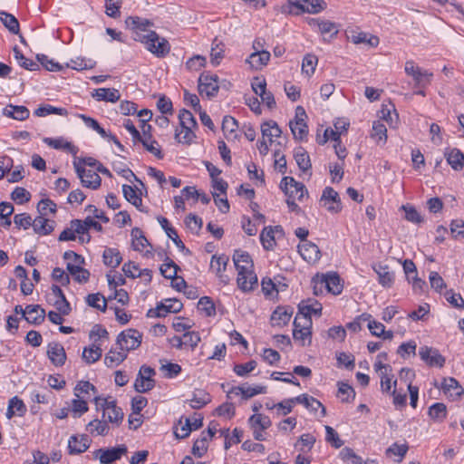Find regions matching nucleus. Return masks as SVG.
<instances>
[{"mask_svg":"<svg viewBox=\"0 0 464 464\" xmlns=\"http://www.w3.org/2000/svg\"><path fill=\"white\" fill-rule=\"evenodd\" d=\"M372 269L377 274L378 282L382 287L391 288L393 285L395 276L387 265L374 264Z\"/></svg>","mask_w":464,"mask_h":464,"instance_id":"obj_19","label":"nucleus"},{"mask_svg":"<svg viewBox=\"0 0 464 464\" xmlns=\"http://www.w3.org/2000/svg\"><path fill=\"white\" fill-rule=\"evenodd\" d=\"M141 334L139 331L134 329H128L121 332L117 337V344L121 350L126 353L134 350L140 345Z\"/></svg>","mask_w":464,"mask_h":464,"instance_id":"obj_11","label":"nucleus"},{"mask_svg":"<svg viewBox=\"0 0 464 464\" xmlns=\"http://www.w3.org/2000/svg\"><path fill=\"white\" fill-rule=\"evenodd\" d=\"M103 263L105 266L115 268L120 266L122 261L121 255L117 248L107 247L102 254Z\"/></svg>","mask_w":464,"mask_h":464,"instance_id":"obj_31","label":"nucleus"},{"mask_svg":"<svg viewBox=\"0 0 464 464\" xmlns=\"http://www.w3.org/2000/svg\"><path fill=\"white\" fill-rule=\"evenodd\" d=\"M318 59L314 54H306L303 59L302 72L308 77L314 74Z\"/></svg>","mask_w":464,"mask_h":464,"instance_id":"obj_53","label":"nucleus"},{"mask_svg":"<svg viewBox=\"0 0 464 464\" xmlns=\"http://www.w3.org/2000/svg\"><path fill=\"white\" fill-rule=\"evenodd\" d=\"M224 44L218 38H215L212 43V48L210 53L211 63L215 66L220 63L221 59L224 55Z\"/></svg>","mask_w":464,"mask_h":464,"instance_id":"obj_48","label":"nucleus"},{"mask_svg":"<svg viewBox=\"0 0 464 464\" xmlns=\"http://www.w3.org/2000/svg\"><path fill=\"white\" fill-rule=\"evenodd\" d=\"M86 430L93 436H106L109 434L110 426L102 418L94 419L87 424Z\"/></svg>","mask_w":464,"mask_h":464,"instance_id":"obj_28","label":"nucleus"},{"mask_svg":"<svg viewBox=\"0 0 464 464\" xmlns=\"http://www.w3.org/2000/svg\"><path fill=\"white\" fill-rule=\"evenodd\" d=\"M326 278V292L333 295H339L343 291V285L341 284V278L337 273H327L325 274Z\"/></svg>","mask_w":464,"mask_h":464,"instance_id":"obj_34","label":"nucleus"},{"mask_svg":"<svg viewBox=\"0 0 464 464\" xmlns=\"http://www.w3.org/2000/svg\"><path fill=\"white\" fill-rule=\"evenodd\" d=\"M183 308L182 303L176 298L166 299L157 304L155 308H151L147 313V317L157 318L164 317L169 313H179Z\"/></svg>","mask_w":464,"mask_h":464,"instance_id":"obj_7","label":"nucleus"},{"mask_svg":"<svg viewBox=\"0 0 464 464\" xmlns=\"http://www.w3.org/2000/svg\"><path fill=\"white\" fill-rule=\"evenodd\" d=\"M432 77V72L426 70H421L414 77H412V79L415 82L416 88H426L430 83Z\"/></svg>","mask_w":464,"mask_h":464,"instance_id":"obj_55","label":"nucleus"},{"mask_svg":"<svg viewBox=\"0 0 464 464\" xmlns=\"http://www.w3.org/2000/svg\"><path fill=\"white\" fill-rule=\"evenodd\" d=\"M211 401L209 393L204 390H198L193 393V397L190 400V406L193 409H201Z\"/></svg>","mask_w":464,"mask_h":464,"instance_id":"obj_39","label":"nucleus"},{"mask_svg":"<svg viewBox=\"0 0 464 464\" xmlns=\"http://www.w3.org/2000/svg\"><path fill=\"white\" fill-rule=\"evenodd\" d=\"M0 20L12 34H16L19 33V22L14 15L5 11H0Z\"/></svg>","mask_w":464,"mask_h":464,"instance_id":"obj_44","label":"nucleus"},{"mask_svg":"<svg viewBox=\"0 0 464 464\" xmlns=\"http://www.w3.org/2000/svg\"><path fill=\"white\" fill-rule=\"evenodd\" d=\"M95 65V62L92 59L77 57L76 59H72L71 63L68 64L73 70H87L92 69Z\"/></svg>","mask_w":464,"mask_h":464,"instance_id":"obj_59","label":"nucleus"},{"mask_svg":"<svg viewBox=\"0 0 464 464\" xmlns=\"http://www.w3.org/2000/svg\"><path fill=\"white\" fill-rule=\"evenodd\" d=\"M92 96L97 101L116 102L120 100L121 94L120 92L114 88H99L94 91Z\"/></svg>","mask_w":464,"mask_h":464,"instance_id":"obj_27","label":"nucleus"},{"mask_svg":"<svg viewBox=\"0 0 464 464\" xmlns=\"http://www.w3.org/2000/svg\"><path fill=\"white\" fill-rule=\"evenodd\" d=\"M122 193L127 201L135 206L140 211L143 212L142 209V198L140 195L137 193V190L134 187L130 185H122Z\"/></svg>","mask_w":464,"mask_h":464,"instance_id":"obj_32","label":"nucleus"},{"mask_svg":"<svg viewBox=\"0 0 464 464\" xmlns=\"http://www.w3.org/2000/svg\"><path fill=\"white\" fill-rule=\"evenodd\" d=\"M280 188L287 198H297L301 200L304 193H307L305 186L297 182L293 177H284L280 182Z\"/></svg>","mask_w":464,"mask_h":464,"instance_id":"obj_10","label":"nucleus"},{"mask_svg":"<svg viewBox=\"0 0 464 464\" xmlns=\"http://www.w3.org/2000/svg\"><path fill=\"white\" fill-rule=\"evenodd\" d=\"M348 39L354 44H365L371 47H376L379 43V37L365 32H351Z\"/></svg>","mask_w":464,"mask_h":464,"instance_id":"obj_24","label":"nucleus"},{"mask_svg":"<svg viewBox=\"0 0 464 464\" xmlns=\"http://www.w3.org/2000/svg\"><path fill=\"white\" fill-rule=\"evenodd\" d=\"M128 451L127 446L124 444L114 448L99 449L93 452L95 459H99L101 464H111L121 459Z\"/></svg>","mask_w":464,"mask_h":464,"instance_id":"obj_9","label":"nucleus"},{"mask_svg":"<svg viewBox=\"0 0 464 464\" xmlns=\"http://www.w3.org/2000/svg\"><path fill=\"white\" fill-rule=\"evenodd\" d=\"M287 3L298 13L317 14L326 7L324 0H287Z\"/></svg>","mask_w":464,"mask_h":464,"instance_id":"obj_14","label":"nucleus"},{"mask_svg":"<svg viewBox=\"0 0 464 464\" xmlns=\"http://www.w3.org/2000/svg\"><path fill=\"white\" fill-rule=\"evenodd\" d=\"M147 50L159 58L165 57L170 52L167 39L160 37L155 31H150L147 39L142 42Z\"/></svg>","mask_w":464,"mask_h":464,"instance_id":"obj_3","label":"nucleus"},{"mask_svg":"<svg viewBox=\"0 0 464 464\" xmlns=\"http://www.w3.org/2000/svg\"><path fill=\"white\" fill-rule=\"evenodd\" d=\"M229 261V257L225 255H214L211 257L210 261V269H212L216 275L219 274L220 272H225L227 266Z\"/></svg>","mask_w":464,"mask_h":464,"instance_id":"obj_46","label":"nucleus"},{"mask_svg":"<svg viewBox=\"0 0 464 464\" xmlns=\"http://www.w3.org/2000/svg\"><path fill=\"white\" fill-rule=\"evenodd\" d=\"M47 356L55 366H63L66 361V353L63 346L55 342L48 344Z\"/></svg>","mask_w":464,"mask_h":464,"instance_id":"obj_22","label":"nucleus"},{"mask_svg":"<svg viewBox=\"0 0 464 464\" xmlns=\"http://www.w3.org/2000/svg\"><path fill=\"white\" fill-rule=\"evenodd\" d=\"M298 252L304 260L308 263H315L321 257L319 247L308 240H304V242L298 245Z\"/></svg>","mask_w":464,"mask_h":464,"instance_id":"obj_18","label":"nucleus"},{"mask_svg":"<svg viewBox=\"0 0 464 464\" xmlns=\"http://www.w3.org/2000/svg\"><path fill=\"white\" fill-rule=\"evenodd\" d=\"M256 362L251 360L246 363L235 364L233 371L237 375L246 377L249 372L256 369Z\"/></svg>","mask_w":464,"mask_h":464,"instance_id":"obj_61","label":"nucleus"},{"mask_svg":"<svg viewBox=\"0 0 464 464\" xmlns=\"http://www.w3.org/2000/svg\"><path fill=\"white\" fill-rule=\"evenodd\" d=\"M450 233L455 239L464 238V221L462 219L452 220Z\"/></svg>","mask_w":464,"mask_h":464,"instance_id":"obj_64","label":"nucleus"},{"mask_svg":"<svg viewBox=\"0 0 464 464\" xmlns=\"http://www.w3.org/2000/svg\"><path fill=\"white\" fill-rule=\"evenodd\" d=\"M34 114L38 117H45L49 114H58L61 116H66L68 111L65 108L54 107L50 104L40 106L34 111Z\"/></svg>","mask_w":464,"mask_h":464,"instance_id":"obj_49","label":"nucleus"},{"mask_svg":"<svg viewBox=\"0 0 464 464\" xmlns=\"http://www.w3.org/2000/svg\"><path fill=\"white\" fill-rule=\"evenodd\" d=\"M11 198L17 204H24L30 200L31 194L25 188L16 187L11 193Z\"/></svg>","mask_w":464,"mask_h":464,"instance_id":"obj_63","label":"nucleus"},{"mask_svg":"<svg viewBox=\"0 0 464 464\" xmlns=\"http://www.w3.org/2000/svg\"><path fill=\"white\" fill-rule=\"evenodd\" d=\"M320 202L330 213L337 214L342 210V203L339 194L331 187H326L323 190Z\"/></svg>","mask_w":464,"mask_h":464,"instance_id":"obj_13","label":"nucleus"},{"mask_svg":"<svg viewBox=\"0 0 464 464\" xmlns=\"http://www.w3.org/2000/svg\"><path fill=\"white\" fill-rule=\"evenodd\" d=\"M372 137L377 139L379 141L386 142L387 129L386 126L381 121H374L372 125Z\"/></svg>","mask_w":464,"mask_h":464,"instance_id":"obj_62","label":"nucleus"},{"mask_svg":"<svg viewBox=\"0 0 464 464\" xmlns=\"http://www.w3.org/2000/svg\"><path fill=\"white\" fill-rule=\"evenodd\" d=\"M131 237H133L132 246L136 251H142L149 245V241L143 235V232L138 227L131 230Z\"/></svg>","mask_w":464,"mask_h":464,"instance_id":"obj_50","label":"nucleus"},{"mask_svg":"<svg viewBox=\"0 0 464 464\" xmlns=\"http://www.w3.org/2000/svg\"><path fill=\"white\" fill-rule=\"evenodd\" d=\"M306 112L302 106L295 109V120L289 122V127L295 140H304L308 134V126L305 122Z\"/></svg>","mask_w":464,"mask_h":464,"instance_id":"obj_5","label":"nucleus"},{"mask_svg":"<svg viewBox=\"0 0 464 464\" xmlns=\"http://www.w3.org/2000/svg\"><path fill=\"white\" fill-rule=\"evenodd\" d=\"M434 386L440 388L447 396L454 399L461 397L464 393V389L453 377L443 378L440 386H439L437 382H435Z\"/></svg>","mask_w":464,"mask_h":464,"instance_id":"obj_17","label":"nucleus"},{"mask_svg":"<svg viewBox=\"0 0 464 464\" xmlns=\"http://www.w3.org/2000/svg\"><path fill=\"white\" fill-rule=\"evenodd\" d=\"M94 403L97 411H102V418L107 420L114 427H119L123 420V411L118 407L115 400H108L101 396L94 398Z\"/></svg>","mask_w":464,"mask_h":464,"instance_id":"obj_2","label":"nucleus"},{"mask_svg":"<svg viewBox=\"0 0 464 464\" xmlns=\"http://www.w3.org/2000/svg\"><path fill=\"white\" fill-rule=\"evenodd\" d=\"M155 386V381L153 379H147L138 373L136 378L134 388L138 392H147Z\"/></svg>","mask_w":464,"mask_h":464,"instance_id":"obj_56","label":"nucleus"},{"mask_svg":"<svg viewBox=\"0 0 464 464\" xmlns=\"http://www.w3.org/2000/svg\"><path fill=\"white\" fill-rule=\"evenodd\" d=\"M294 157L298 168L303 172H306L311 169L312 164L309 154L303 147H298L295 150Z\"/></svg>","mask_w":464,"mask_h":464,"instance_id":"obj_33","label":"nucleus"},{"mask_svg":"<svg viewBox=\"0 0 464 464\" xmlns=\"http://www.w3.org/2000/svg\"><path fill=\"white\" fill-rule=\"evenodd\" d=\"M55 222L44 216H38L33 220V228L36 234L45 236L54 229Z\"/></svg>","mask_w":464,"mask_h":464,"instance_id":"obj_26","label":"nucleus"},{"mask_svg":"<svg viewBox=\"0 0 464 464\" xmlns=\"http://www.w3.org/2000/svg\"><path fill=\"white\" fill-rule=\"evenodd\" d=\"M91 440L87 435H82L81 438L73 435L68 440L69 453L75 455L86 451L90 447Z\"/></svg>","mask_w":464,"mask_h":464,"instance_id":"obj_23","label":"nucleus"},{"mask_svg":"<svg viewBox=\"0 0 464 464\" xmlns=\"http://www.w3.org/2000/svg\"><path fill=\"white\" fill-rule=\"evenodd\" d=\"M198 309L204 312L206 316H213L216 314V308L210 297L203 296L198 303Z\"/></svg>","mask_w":464,"mask_h":464,"instance_id":"obj_58","label":"nucleus"},{"mask_svg":"<svg viewBox=\"0 0 464 464\" xmlns=\"http://www.w3.org/2000/svg\"><path fill=\"white\" fill-rule=\"evenodd\" d=\"M248 423L251 428L260 429L261 430H266L268 429L272 422L268 416L263 414H253L248 419Z\"/></svg>","mask_w":464,"mask_h":464,"instance_id":"obj_43","label":"nucleus"},{"mask_svg":"<svg viewBox=\"0 0 464 464\" xmlns=\"http://www.w3.org/2000/svg\"><path fill=\"white\" fill-rule=\"evenodd\" d=\"M37 61L48 71L50 72H59L62 70L63 66L55 62L53 59H50L45 54H37Z\"/></svg>","mask_w":464,"mask_h":464,"instance_id":"obj_60","label":"nucleus"},{"mask_svg":"<svg viewBox=\"0 0 464 464\" xmlns=\"http://www.w3.org/2000/svg\"><path fill=\"white\" fill-rule=\"evenodd\" d=\"M429 416L437 422H442L447 416V407L442 402H436L429 408Z\"/></svg>","mask_w":464,"mask_h":464,"instance_id":"obj_45","label":"nucleus"},{"mask_svg":"<svg viewBox=\"0 0 464 464\" xmlns=\"http://www.w3.org/2000/svg\"><path fill=\"white\" fill-rule=\"evenodd\" d=\"M14 58L17 60L19 65L29 71H36L39 69V64L33 60L27 59L20 51L17 46L14 47Z\"/></svg>","mask_w":464,"mask_h":464,"instance_id":"obj_47","label":"nucleus"},{"mask_svg":"<svg viewBox=\"0 0 464 464\" xmlns=\"http://www.w3.org/2000/svg\"><path fill=\"white\" fill-rule=\"evenodd\" d=\"M233 262L237 271V286L243 292H250L257 286V276L254 273L253 260L246 251L235 250Z\"/></svg>","mask_w":464,"mask_h":464,"instance_id":"obj_1","label":"nucleus"},{"mask_svg":"<svg viewBox=\"0 0 464 464\" xmlns=\"http://www.w3.org/2000/svg\"><path fill=\"white\" fill-rule=\"evenodd\" d=\"M313 291L315 295H322L326 291V278L324 274H316L311 281Z\"/></svg>","mask_w":464,"mask_h":464,"instance_id":"obj_57","label":"nucleus"},{"mask_svg":"<svg viewBox=\"0 0 464 464\" xmlns=\"http://www.w3.org/2000/svg\"><path fill=\"white\" fill-rule=\"evenodd\" d=\"M127 357V353L123 350L115 351L111 349L105 355L104 363L107 367H114L122 362Z\"/></svg>","mask_w":464,"mask_h":464,"instance_id":"obj_37","label":"nucleus"},{"mask_svg":"<svg viewBox=\"0 0 464 464\" xmlns=\"http://www.w3.org/2000/svg\"><path fill=\"white\" fill-rule=\"evenodd\" d=\"M85 300L89 306L96 308L103 313L107 309V300L100 293L90 294L86 296Z\"/></svg>","mask_w":464,"mask_h":464,"instance_id":"obj_41","label":"nucleus"},{"mask_svg":"<svg viewBox=\"0 0 464 464\" xmlns=\"http://www.w3.org/2000/svg\"><path fill=\"white\" fill-rule=\"evenodd\" d=\"M294 403H299L303 404L306 409L309 408L310 405L313 403H315L316 407H321V415L322 417H324L326 415V409L322 404L321 401H319L317 399L309 396L306 393L301 394L299 396H296L293 398Z\"/></svg>","mask_w":464,"mask_h":464,"instance_id":"obj_38","label":"nucleus"},{"mask_svg":"<svg viewBox=\"0 0 464 464\" xmlns=\"http://www.w3.org/2000/svg\"><path fill=\"white\" fill-rule=\"evenodd\" d=\"M219 90L218 77L217 74L205 72L198 78V92L200 95H206L208 99L215 97Z\"/></svg>","mask_w":464,"mask_h":464,"instance_id":"obj_6","label":"nucleus"},{"mask_svg":"<svg viewBox=\"0 0 464 464\" xmlns=\"http://www.w3.org/2000/svg\"><path fill=\"white\" fill-rule=\"evenodd\" d=\"M73 165L83 187L97 189L101 186L102 179L97 172L84 169L81 162L74 161Z\"/></svg>","mask_w":464,"mask_h":464,"instance_id":"obj_12","label":"nucleus"},{"mask_svg":"<svg viewBox=\"0 0 464 464\" xmlns=\"http://www.w3.org/2000/svg\"><path fill=\"white\" fill-rule=\"evenodd\" d=\"M299 312L302 314L310 316L311 314H315L320 316L322 314V304L318 303L317 301L312 302V304H306L304 302H302L299 306Z\"/></svg>","mask_w":464,"mask_h":464,"instance_id":"obj_52","label":"nucleus"},{"mask_svg":"<svg viewBox=\"0 0 464 464\" xmlns=\"http://www.w3.org/2000/svg\"><path fill=\"white\" fill-rule=\"evenodd\" d=\"M49 301L62 314L68 315L71 313V304L67 301L60 286L53 285L51 287Z\"/></svg>","mask_w":464,"mask_h":464,"instance_id":"obj_15","label":"nucleus"},{"mask_svg":"<svg viewBox=\"0 0 464 464\" xmlns=\"http://www.w3.org/2000/svg\"><path fill=\"white\" fill-rule=\"evenodd\" d=\"M419 355L429 366L442 367L445 363V358L438 350L428 346H422L419 350Z\"/></svg>","mask_w":464,"mask_h":464,"instance_id":"obj_16","label":"nucleus"},{"mask_svg":"<svg viewBox=\"0 0 464 464\" xmlns=\"http://www.w3.org/2000/svg\"><path fill=\"white\" fill-rule=\"evenodd\" d=\"M270 60V53L265 50H257L250 54L247 59V62L251 65L252 68L256 70L261 69L263 66L266 65Z\"/></svg>","mask_w":464,"mask_h":464,"instance_id":"obj_29","label":"nucleus"},{"mask_svg":"<svg viewBox=\"0 0 464 464\" xmlns=\"http://www.w3.org/2000/svg\"><path fill=\"white\" fill-rule=\"evenodd\" d=\"M447 162L454 170H461L464 167V154L459 149H451L445 152Z\"/></svg>","mask_w":464,"mask_h":464,"instance_id":"obj_30","label":"nucleus"},{"mask_svg":"<svg viewBox=\"0 0 464 464\" xmlns=\"http://www.w3.org/2000/svg\"><path fill=\"white\" fill-rule=\"evenodd\" d=\"M66 269L73 276V279L80 284L86 283L90 278V272L82 266L66 265Z\"/></svg>","mask_w":464,"mask_h":464,"instance_id":"obj_42","label":"nucleus"},{"mask_svg":"<svg viewBox=\"0 0 464 464\" xmlns=\"http://www.w3.org/2000/svg\"><path fill=\"white\" fill-rule=\"evenodd\" d=\"M294 313V309L289 306H278L271 314V324L273 326L282 327L286 325Z\"/></svg>","mask_w":464,"mask_h":464,"instance_id":"obj_21","label":"nucleus"},{"mask_svg":"<svg viewBox=\"0 0 464 464\" xmlns=\"http://www.w3.org/2000/svg\"><path fill=\"white\" fill-rule=\"evenodd\" d=\"M308 24L311 27L317 28L322 34H331V37H336L339 33V25L329 20L310 18Z\"/></svg>","mask_w":464,"mask_h":464,"instance_id":"obj_20","label":"nucleus"},{"mask_svg":"<svg viewBox=\"0 0 464 464\" xmlns=\"http://www.w3.org/2000/svg\"><path fill=\"white\" fill-rule=\"evenodd\" d=\"M97 340H94V343H96ZM102 348L101 344L93 343L91 347H85L82 352V359L89 364L93 363L100 360L102 357Z\"/></svg>","mask_w":464,"mask_h":464,"instance_id":"obj_36","label":"nucleus"},{"mask_svg":"<svg viewBox=\"0 0 464 464\" xmlns=\"http://www.w3.org/2000/svg\"><path fill=\"white\" fill-rule=\"evenodd\" d=\"M125 23L132 31L133 39L140 43L147 39L149 32L150 31L149 28L153 25L152 22L149 19L139 16H129Z\"/></svg>","mask_w":464,"mask_h":464,"instance_id":"obj_4","label":"nucleus"},{"mask_svg":"<svg viewBox=\"0 0 464 464\" xmlns=\"http://www.w3.org/2000/svg\"><path fill=\"white\" fill-rule=\"evenodd\" d=\"M279 227H276L273 228L272 227H265L260 234V241L263 247L266 250L273 249L276 241H275V231L278 230Z\"/></svg>","mask_w":464,"mask_h":464,"instance_id":"obj_35","label":"nucleus"},{"mask_svg":"<svg viewBox=\"0 0 464 464\" xmlns=\"http://www.w3.org/2000/svg\"><path fill=\"white\" fill-rule=\"evenodd\" d=\"M3 115L16 121H24L29 115V110L23 105L8 104L3 109Z\"/></svg>","mask_w":464,"mask_h":464,"instance_id":"obj_25","label":"nucleus"},{"mask_svg":"<svg viewBox=\"0 0 464 464\" xmlns=\"http://www.w3.org/2000/svg\"><path fill=\"white\" fill-rule=\"evenodd\" d=\"M261 131H262L263 137L269 138L270 142L273 141L272 139L274 137H276V138L280 137V135L282 133V130L279 128V126L277 125V123L272 120L266 121L261 125Z\"/></svg>","mask_w":464,"mask_h":464,"instance_id":"obj_40","label":"nucleus"},{"mask_svg":"<svg viewBox=\"0 0 464 464\" xmlns=\"http://www.w3.org/2000/svg\"><path fill=\"white\" fill-rule=\"evenodd\" d=\"M179 120L180 128L188 129L195 128L197 126L196 119L193 114L188 110H181L179 113Z\"/></svg>","mask_w":464,"mask_h":464,"instance_id":"obj_54","label":"nucleus"},{"mask_svg":"<svg viewBox=\"0 0 464 464\" xmlns=\"http://www.w3.org/2000/svg\"><path fill=\"white\" fill-rule=\"evenodd\" d=\"M179 267L169 257H166L164 264L161 265L160 270L165 278H175Z\"/></svg>","mask_w":464,"mask_h":464,"instance_id":"obj_51","label":"nucleus"},{"mask_svg":"<svg viewBox=\"0 0 464 464\" xmlns=\"http://www.w3.org/2000/svg\"><path fill=\"white\" fill-rule=\"evenodd\" d=\"M15 314H22V317L24 318L31 324H41L45 318V311L41 308L38 304H29L24 309L22 305L17 304L14 307Z\"/></svg>","mask_w":464,"mask_h":464,"instance_id":"obj_8","label":"nucleus"}]
</instances>
